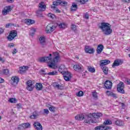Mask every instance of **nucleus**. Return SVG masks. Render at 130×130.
Wrapping results in <instances>:
<instances>
[{
	"instance_id": "15",
	"label": "nucleus",
	"mask_w": 130,
	"mask_h": 130,
	"mask_svg": "<svg viewBox=\"0 0 130 130\" xmlns=\"http://www.w3.org/2000/svg\"><path fill=\"white\" fill-rule=\"evenodd\" d=\"M40 44H41L42 47H45L46 46V42L45 41V37H41L39 39Z\"/></svg>"
},
{
	"instance_id": "17",
	"label": "nucleus",
	"mask_w": 130,
	"mask_h": 130,
	"mask_svg": "<svg viewBox=\"0 0 130 130\" xmlns=\"http://www.w3.org/2000/svg\"><path fill=\"white\" fill-rule=\"evenodd\" d=\"M34 126L37 130H42V125L38 121L35 122L34 123Z\"/></svg>"
},
{
	"instance_id": "33",
	"label": "nucleus",
	"mask_w": 130,
	"mask_h": 130,
	"mask_svg": "<svg viewBox=\"0 0 130 130\" xmlns=\"http://www.w3.org/2000/svg\"><path fill=\"white\" fill-rule=\"evenodd\" d=\"M47 75H48V76H55L57 75V72L56 71H52L47 73Z\"/></svg>"
},
{
	"instance_id": "48",
	"label": "nucleus",
	"mask_w": 130,
	"mask_h": 130,
	"mask_svg": "<svg viewBox=\"0 0 130 130\" xmlns=\"http://www.w3.org/2000/svg\"><path fill=\"white\" fill-rule=\"evenodd\" d=\"M120 105H121L122 108L123 109H125V105L123 103H119Z\"/></svg>"
},
{
	"instance_id": "35",
	"label": "nucleus",
	"mask_w": 130,
	"mask_h": 130,
	"mask_svg": "<svg viewBox=\"0 0 130 130\" xmlns=\"http://www.w3.org/2000/svg\"><path fill=\"white\" fill-rule=\"evenodd\" d=\"M76 2H77V3H80L81 5H84L88 2V0H76Z\"/></svg>"
},
{
	"instance_id": "22",
	"label": "nucleus",
	"mask_w": 130,
	"mask_h": 130,
	"mask_svg": "<svg viewBox=\"0 0 130 130\" xmlns=\"http://www.w3.org/2000/svg\"><path fill=\"white\" fill-rule=\"evenodd\" d=\"M105 75H108V68L106 66H101Z\"/></svg>"
},
{
	"instance_id": "31",
	"label": "nucleus",
	"mask_w": 130,
	"mask_h": 130,
	"mask_svg": "<svg viewBox=\"0 0 130 130\" xmlns=\"http://www.w3.org/2000/svg\"><path fill=\"white\" fill-rule=\"evenodd\" d=\"M115 123L116 125H123V121H121V120H117L115 121Z\"/></svg>"
},
{
	"instance_id": "38",
	"label": "nucleus",
	"mask_w": 130,
	"mask_h": 130,
	"mask_svg": "<svg viewBox=\"0 0 130 130\" xmlns=\"http://www.w3.org/2000/svg\"><path fill=\"white\" fill-rule=\"evenodd\" d=\"M84 95V92L82 91H79L76 93V95L78 97H82Z\"/></svg>"
},
{
	"instance_id": "13",
	"label": "nucleus",
	"mask_w": 130,
	"mask_h": 130,
	"mask_svg": "<svg viewBox=\"0 0 130 130\" xmlns=\"http://www.w3.org/2000/svg\"><path fill=\"white\" fill-rule=\"evenodd\" d=\"M39 10L41 11V12H44L46 10V5L45 3L43 2H42L39 4Z\"/></svg>"
},
{
	"instance_id": "51",
	"label": "nucleus",
	"mask_w": 130,
	"mask_h": 130,
	"mask_svg": "<svg viewBox=\"0 0 130 130\" xmlns=\"http://www.w3.org/2000/svg\"><path fill=\"white\" fill-rule=\"evenodd\" d=\"M40 74H42V75H47V73H46L45 71L44 70H41Z\"/></svg>"
},
{
	"instance_id": "36",
	"label": "nucleus",
	"mask_w": 130,
	"mask_h": 130,
	"mask_svg": "<svg viewBox=\"0 0 130 130\" xmlns=\"http://www.w3.org/2000/svg\"><path fill=\"white\" fill-rule=\"evenodd\" d=\"M57 26H58L59 28L62 29H64V28H66V24H64V23H60L59 24H57Z\"/></svg>"
},
{
	"instance_id": "10",
	"label": "nucleus",
	"mask_w": 130,
	"mask_h": 130,
	"mask_svg": "<svg viewBox=\"0 0 130 130\" xmlns=\"http://www.w3.org/2000/svg\"><path fill=\"white\" fill-rule=\"evenodd\" d=\"M40 114H41V111H40V112H38V111H35L33 112L32 115L30 116L29 117L31 119H36V118H37V117L39 116Z\"/></svg>"
},
{
	"instance_id": "37",
	"label": "nucleus",
	"mask_w": 130,
	"mask_h": 130,
	"mask_svg": "<svg viewBox=\"0 0 130 130\" xmlns=\"http://www.w3.org/2000/svg\"><path fill=\"white\" fill-rule=\"evenodd\" d=\"M41 10H39L37 11V16L39 18H41L42 17V13H41Z\"/></svg>"
},
{
	"instance_id": "20",
	"label": "nucleus",
	"mask_w": 130,
	"mask_h": 130,
	"mask_svg": "<svg viewBox=\"0 0 130 130\" xmlns=\"http://www.w3.org/2000/svg\"><path fill=\"white\" fill-rule=\"evenodd\" d=\"M61 0H56L53 2V6H51L52 9H56V7L55 6L60 5Z\"/></svg>"
},
{
	"instance_id": "29",
	"label": "nucleus",
	"mask_w": 130,
	"mask_h": 130,
	"mask_svg": "<svg viewBox=\"0 0 130 130\" xmlns=\"http://www.w3.org/2000/svg\"><path fill=\"white\" fill-rule=\"evenodd\" d=\"M104 128H105V126L101 125L95 127L94 130H104Z\"/></svg>"
},
{
	"instance_id": "16",
	"label": "nucleus",
	"mask_w": 130,
	"mask_h": 130,
	"mask_svg": "<svg viewBox=\"0 0 130 130\" xmlns=\"http://www.w3.org/2000/svg\"><path fill=\"white\" fill-rule=\"evenodd\" d=\"M73 69L76 72H81L83 70V66L81 64H75L73 67Z\"/></svg>"
},
{
	"instance_id": "9",
	"label": "nucleus",
	"mask_w": 130,
	"mask_h": 130,
	"mask_svg": "<svg viewBox=\"0 0 130 130\" xmlns=\"http://www.w3.org/2000/svg\"><path fill=\"white\" fill-rule=\"evenodd\" d=\"M85 51L86 53H94L95 52V50L93 48H90L89 46H85Z\"/></svg>"
},
{
	"instance_id": "43",
	"label": "nucleus",
	"mask_w": 130,
	"mask_h": 130,
	"mask_svg": "<svg viewBox=\"0 0 130 130\" xmlns=\"http://www.w3.org/2000/svg\"><path fill=\"white\" fill-rule=\"evenodd\" d=\"M67 5H68V2L61 1L60 3V6H67Z\"/></svg>"
},
{
	"instance_id": "7",
	"label": "nucleus",
	"mask_w": 130,
	"mask_h": 130,
	"mask_svg": "<svg viewBox=\"0 0 130 130\" xmlns=\"http://www.w3.org/2000/svg\"><path fill=\"white\" fill-rule=\"evenodd\" d=\"M11 11H12V6H6L4 7V10L2 11V14L4 15H7V14H9V12H11Z\"/></svg>"
},
{
	"instance_id": "58",
	"label": "nucleus",
	"mask_w": 130,
	"mask_h": 130,
	"mask_svg": "<svg viewBox=\"0 0 130 130\" xmlns=\"http://www.w3.org/2000/svg\"><path fill=\"white\" fill-rule=\"evenodd\" d=\"M16 52H18V51L16 49H14V50H13V51L12 52V53L13 54H16Z\"/></svg>"
},
{
	"instance_id": "30",
	"label": "nucleus",
	"mask_w": 130,
	"mask_h": 130,
	"mask_svg": "<svg viewBox=\"0 0 130 130\" xmlns=\"http://www.w3.org/2000/svg\"><path fill=\"white\" fill-rule=\"evenodd\" d=\"M104 125H109L112 124V121L109 119L106 120L103 123Z\"/></svg>"
},
{
	"instance_id": "19",
	"label": "nucleus",
	"mask_w": 130,
	"mask_h": 130,
	"mask_svg": "<svg viewBox=\"0 0 130 130\" xmlns=\"http://www.w3.org/2000/svg\"><path fill=\"white\" fill-rule=\"evenodd\" d=\"M104 49V46L103 45L100 44L98 45L96 48L97 53L98 54H100Z\"/></svg>"
},
{
	"instance_id": "40",
	"label": "nucleus",
	"mask_w": 130,
	"mask_h": 130,
	"mask_svg": "<svg viewBox=\"0 0 130 130\" xmlns=\"http://www.w3.org/2000/svg\"><path fill=\"white\" fill-rule=\"evenodd\" d=\"M35 32H36V29L32 28L29 32V35H30V36H33L34 34H35Z\"/></svg>"
},
{
	"instance_id": "62",
	"label": "nucleus",
	"mask_w": 130,
	"mask_h": 130,
	"mask_svg": "<svg viewBox=\"0 0 130 130\" xmlns=\"http://www.w3.org/2000/svg\"><path fill=\"white\" fill-rule=\"evenodd\" d=\"M9 47H14V44H10L9 45Z\"/></svg>"
},
{
	"instance_id": "27",
	"label": "nucleus",
	"mask_w": 130,
	"mask_h": 130,
	"mask_svg": "<svg viewBox=\"0 0 130 130\" xmlns=\"http://www.w3.org/2000/svg\"><path fill=\"white\" fill-rule=\"evenodd\" d=\"M29 69L28 66H23L20 68V72L22 74V73H25V71H27Z\"/></svg>"
},
{
	"instance_id": "6",
	"label": "nucleus",
	"mask_w": 130,
	"mask_h": 130,
	"mask_svg": "<svg viewBox=\"0 0 130 130\" xmlns=\"http://www.w3.org/2000/svg\"><path fill=\"white\" fill-rule=\"evenodd\" d=\"M16 36H17V30H12L7 37V39L9 41H12V40L15 39Z\"/></svg>"
},
{
	"instance_id": "54",
	"label": "nucleus",
	"mask_w": 130,
	"mask_h": 130,
	"mask_svg": "<svg viewBox=\"0 0 130 130\" xmlns=\"http://www.w3.org/2000/svg\"><path fill=\"white\" fill-rule=\"evenodd\" d=\"M92 96L94 97V98H97V93L93 92Z\"/></svg>"
},
{
	"instance_id": "12",
	"label": "nucleus",
	"mask_w": 130,
	"mask_h": 130,
	"mask_svg": "<svg viewBox=\"0 0 130 130\" xmlns=\"http://www.w3.org/2000/svg\"><path fill=\"white\" fill-rule=\"evenodd\" d=\"M26 89L28 91L33 90V83H32V80H28L26 82Z\"/></svg>"
},
{
	"instance_id": "2",
	"label": "nucleus",
	"mask_w": 130,
	"mask_h": 130,
	"mask_svg": "<svg viewBox=\"0 0 130 130\" xmlns=\"http://www.w3.org/2000/svg\"><path fill=\"white\" fill-rule=\"evenodd\" d=\"M53 54L55 56L53 62H51V58L49 57H40L39 58L38 61L39 62H46L48 63V67L50 69H56L57 68L56 63L60 58V56H59V54L57 52L53 53Z\"/></svg>"
},
{
	"instance_id": "34",
	"label": "nucleus",
	"mask_w": 130,
	"mask_h": 130,
	"mask_svg": "<svg viewBox=\"0 0 130 130\" xmlns=\"http://www.w3.org/2000/svg\"><path fill=\"white\" fill-rule=\"evenodd\" d=\"M88 70L90 73H95V68H92L91 66L88 67Z\"/></svg>"
},
{
	"instance_id": "56",
	"label": "nucleus",
	"mask_w": 130,
	"mask_h": 130,
	"mask_svg": "<svg viewBox=\"0 0 130 130\" xmlns=\"http://www.w3.org/2000/svg\"><path fill=\"white\" fill-rule=\"evenodd\" d=\"M111 128H110V126H105V128H104V130H108L111 129Z\"/></svg>"
},
{
	"instance_id": "32",
	"label": "nucleus",
	"mask_w": 130,
	"mask_h": 130,
	"mask_svg": "<svg viewBox=\"0 0 130 130\" xmlns=\"http://www.w3.org/2000/svg\"><path fill=\"white\" fill-rule=\"evenodd\" d=\"M21 124L22 125L23 129H25V128H28V127H30V126L31 125L29 123H25Z\"/></svg>"
},
{
	"instance_id": "42",
	"label": "nucleus",
	"mask_w": 130,
	"mask_h": 130,
	"mask_svg": "<svg viewBox=\"0 0 130 130\" xmlns=\"http://www.w3.org/2000/svg\"><path fill=\"white\" fill-rule=\"evenodd\" d=\"M49 110H50V111H51L52 112H54V111H55V107L51 106L49 108Z\"/></svg>"
},
{
	"instance_id": "3",
	"label": "nucleus",
	"mask_w": 130,
	"mask_h": 130,
	"mask_svg": "<svg viewBox=\"0 0 130 130\" xmlns=\"http://www.w3.org/2000/svg\"><path fill=\"white\" fill-rule=\"evenodd\" d=\"M101 29L102 32L104 35L107 36L110 35L112 33V29L111 28V25L107 22H101L99 26Z\"/></svg>"
},
{
	"instance_id": "47",
	"label": "nucleus",
	"mask_w": 130,
	"mask_h": 130,
	"mask_svg": "<svg viewBox=\"0 0 130 130\" xmlns=\"http://www.w3.org/2000/svg\"><path fill=\"white\" fill-rule=\"evenodd\" d=\"M110 96H111L112 97H113V98H117L116 96V94L113 92H111V94H110Z\"/></svg>"
},
{
	"instance_id": "46",
	"label": "nucleus",
	"mask_w": 130,
	"mask_h": 130,
	"mask_svg": "<svg viewBox=\"0 0 130 130\" xmlns=\"http://www.w3.org/2000/svg\"><path fill=\"white\" fill-rule=\"evenodd\" d=\"M12 26H14V23H9L6 25V28H9V27H12Z\"/></svg>"
},
{
	"instance_id": "44",
	"label": "nucleus",
	"mask_w": 130,
	"mask_h": 130,
	"mask_svg": "<svg viewBox=\"0 0 130 130\" xmlns=\"http://www.w3.org/2000/svg\"><path fill=\"white\" fill-rule=\"evenodd\" d=\"M9 102L11 103H16V99L15 98H11L9 99Z\"/></svg>"
},
{
	"instance_id": "59",
	"label": "nucleus",
	"mask_w": 130,
	"mask_h": 130,
	"mask_svg": "<svg viewBox=\"0 0 130 130\" xmlns=\"http://www.w3.org/2000/svg\"><path fill=\"white\" fill-rule=\"evenodd\" d=\"M7 2L10 4H12V3H14V0H7Z\"/></svg>"
},
{
	"instance_id": "60",
	"label": "nucleus",
	"mask_w": 130,
	"mask_h": 130,
	"mask_svg": "<svg viewBox=\"0 0 130 130\" xmlns=\"http://www.w3.org/2000/svg\"><path fill=\"white\" fill-rule=\"evenodd\" d=\"M4 80L2 78H0V84H2V83H4Z\"/></svg>"
},
{
	"instance_id": "57",
	"label": "nucleus",
	"mask_w": 130,
	"mask_h": 130,
	"mask_svg": "<svg viewBox=\"0 0 130 130\" xmlns=\"http://www.w3.org/2000/svg\"><path fill=\"white\" fill-rule=\"evenodd\" d=\"M4 33V29L3 28L0 27V34H3Z\"/></svg>"
},
{
	"instance_id": "52",
	"label": "nucleus",
	"mask_w": 130,
	"mask_h": 130,
	"mask_svg": "<svg viewBox=\"0 0 130 130\" xmlns=\"http://www.w3.org/2000/svg\"><path fill=\"white\" fill-rule=\"evenodd\" d=\"M52 56V55L51 54H49V56H48V57H50L51 58V62H53V61H54V58L52 59V58H51Z\"/></svg>"
},
{
	"instance_id": "64",
	"label": "nucleus",
	"mask_w": 130,
	"mask_h": 130,
	"mask_svg": "<svg viewBox=\"0 0 130 130\" xmlns=\"http://www.w3.org/2000/svg\"><path fill=\"white\" fill-rule=\"evenodd\" d=\"M56 12H58L59 13V10L58 9H56Z\"/></svg>"
},
{
	"instance_id": "23",
	"label": "nucleus",
	"mask_w": 130,
	"mask_h": 130,
	"mask_svg": "<svg viewBox=\"0 0 130 130\" xmlns=\"http://www.w3.org/2000/svg\"><path fill=\"white\" fill-rule=\"evenodd\" d=\"M25 24H27V25H32V24H34V23H35V21L32 19H26L25 20Z\"/></svg>"
},
{
	"instance_id": "41",
	"label": "nucleus",
	"mask_w": 130,
	"mask_h": 130,
	"mask_svg": "<svg viewBox=\"0 0 130 130\" xmlns=\"http://www.w3.org/2000/svg\"><path fill=\"white\" fill-rule=\"evenodd\" d=\"M3 73L4 75H9L10 74V73H9V70L8 69H4L3 70Z\"/></svg>"
},
{
	"instance_id": "18",
	"label": "nucleus",
	"mask_w": 130,
	"mask_h": 130,
	"mask_svg": "<svg viewBox=\"0 0 130 130\" xmlns=\"http://www.w3.org/2000/svg\"><path fill=\"white\" fill-rule=\"evenodd\" d=\"M100 67H106V65L110 63V60L107 59L101 60L100 61Z\"/></svg>"
},
{
	"instance_id": "53",
	"label": "nucleus",
	"mask_w": 130,
	"mask_h": 130,
	"mask_svg": "<svg viewBox=\"0 0 130 130\" xmlns=\"http://www.w3.org/2000/svg\"><path fill=\"white\" fill-rule=\"evenodd\" d=\"M84 18H85V19H89V14H88L87 13H86L84 15Z\"/></svg>"
},
{
	"instance_id": "45",
	"label": "nucleus",
	"mask_w": 130,
	"mask_h": 130,
	"mask_svg": "<svg viewBox=\"0 0 130 130\" xmlns=\"http://www.w3.org/2000/svg\"><path fill=\"white\" fill-rule=\"evenodd\" d=\"M71 29L72 30H73V31H76L77 30V26L74 24H72L71 25Z\"/></svg>"
},
{
	"instance_id": "61",
	"label": "nucleus",
	"mask_w": 130,
	"mask_h": 130,
	"mask_svg": "<svg viewBox=\"0 0 130 130\" xmlns=\"http://www.w3.org/2000/svg\"><path fill=\"white\" fill-rule=\"evenodd\" d=\"M122 2H125V3H129L130 0H122Z\"/></svg>"
},
{
	"instance_id": "63",
	"label": "nucleus",
	"mask_w": 130,
	"mask_h": 130,
	"mask_svg": "<svg viewBox=\"0 0 130 130\" xmlns=\"http://www.w3.org/2000/svg\"><path fill=\"white\" fill-rule=\"evenodd\" d=\"M127 84L128 85H130V80H128L127 81Z\"/></svg>"
},
{
	"instance_id": "55",
	"label": "nucleus",
	"mask_w": 130,
	"mask_h": 130,
	"mask_svg": "<svg viewBox=\"0 0 130 130\" xmlns=\"http://www.w3.org/2000/svg\"><path fill=\"white\" fill-rule=\"evenodd\" d=\"M111 91H109V90H107L106 91V94L107 95H108V96H110V94H111Z\"/></svg>"
},
{
	"instance_id": "28",
	"label": "nucleus",
	"mask_w": 130,
	"mask_h": 130,
	"mask_svg": "<svg viewBox=\"0 0 130 130\" xmlns=\"http://www.w3.org/2000/svg\"><path fill=\"white\" fill-rule=\"evenodd\" d=\"M78 9V5L76 3H73L71 6V10L72 11H76Z\"/></svg>"
},
{
	"instance_id": "49",
	"label": "nucleus",
	"mask_w": 130,
	"mask_h": 130,
	"mask_svg": "<svg viewBox=\"0 0 130 130\" xmlns=\"http://www.w3.org/2000/svg\"><path fill=\"white\" fill-rule=\"evenodd\" d=\"M17 129H18V130L24 129V128L23 127V125H22V124L21 125H19L18 126V127H17Z\"/></svg>"
},
{
	"instance_id": "5",
	"label": "nucleus",
	"mask_w": 130,
	"mask_h": 130,
	"mask_svg": "<svg viewBox=\"0 0 130 130\" xmlns=\"http://www.w3.org/2000/svg\"><path fill=\"white\" fill-rule=\"evenodd\" d=\"M124 83L123 82H120L117 86V90L119 93L124 94Z\"/></svg>"
},
{
	"instance_id": "25",
	"label": "nucleus",
	"mask_w": 130,
	"mask_h": 130,
	"mask_svg": "<svg viewBox=\"0 0 130 130\" xmlns=\"http://www.w3.org/2000/svg\"><path fill=\"white\" fill-rule=\"evenodd\" d=\"M42 88H43V86L41 83H37L36 84V89H37L38 91H40L42 90Z\"/></svg>"
},
{
	"instance_id": "21",
	"label": "nucleus",
	"mask_w": 130,
	"mask_h": 130,
	"mask_svg": "<svg viewBox=\"0 0 130 130\" xmlns=\"http://www.w3.org/2000/svg\"><path fill=\"white\" fill-rule=\"evenodd\" d=\"M66 75L64 76V79L65 81H70L71 80V78H72V76H71V73H65Z\"/></svg>"
},
{
	"instance_id": "24",
	"label": "nucleus",
	"mask_w": 130,
	"mask_h": 130,
	"mask_svg": "<svg viewBox=\"0 0 130 130\" xmlns=\"http://www.w3.org/2000/svg\"><path fill=\"white\" fill-rule=\"evenodd\" d=\"M64 69H66V66H64V65H61L59 67V72H60V73H61V74H66V72H64Z\"/></svg>"
},
{
	"instance_id": "26",
	"label": "nucleus",
	"mask_w": 130,
	"mask_h": 130,
	"mask_svg": "<svg viewBox=\"0 0 130 130\" xmlns=\"http://www.w3.org/2000/svg\"><path fill=\"white\" fill-rule=\"evenodd\" d=\"M53 86L54 88H57V89H60L61 90L62 89L63 87L60 85H59L58 83H53Z\"/></svg>"
},
{
	"instance_id": "39",
	"label": "nucleus",
	"mask_w": 130,
	"mask_h": 130,
	"mask_svg": "<svg viewBox=\"0 0 130 130\" xmlns=\"http://www.w3.org/2000/svg\"><path fill=\"white\" fill-rule=\"evenodd\" d=\"M48 17L50 18L52 20H53L54 18H55V15L54 14H51V13H49L48 14Z\"/></svg>"
},
{
	"instance_id": "50",
	"label": "nucleus",
	"mask_w": 130,
	"mask_h": 130,
	"mask_svg": "<svg viewBox=\"0 0 130 130\" xmlns=\"http://www.w3.org/2000/svg\"><path fill=\"white\" fill-rule=\"evenodd\" d=\"M44 113L46 114H48L49 113V111L47 109H44Z\"/></svg>"
},
{
	"instance_id": "8",
	"label": "nucleus",
	"mask_w": 130,
	"mask_h": 130,
	"mask_svg": "<svg viewBox=\"0 0 130 130\" xmlns=\"http://www.w3.org/2000/svg\"><path fill=\"white\" fill-rule=\"evenodd\" d=\"M12 82L11 84L13 86H15V85H18V83L20 81V79L17 76H13L11 78Z\"/></svg>"
},
{
	"instance_id": "14",
	"label": "nucleus",
	"mask_w": 130,
	"mask_h": 130,
	"mask_svg": "<svg viewBox=\"0 0 130 130\" xmlns=\"http://www.w3.org/2000/svg\"><path fill=\"white\" fill-rule=\"evenodd\" d=\"M123 62V61H122L121 59H116L114 61L112 67V68H114V67H118V66H120V64H122Z\"/></svg>"
},
{
	"instance_id": "1",
	"label": "nucleus",
	"mask_w": 130,
	"mask_h": 130,
	"mask_svg": "<svg viewBox=\"0 0 130 130\" xmlns=\"http://www.w3.org/2000/svg\"><path fill=\"white\" fill-rule=\"evenodd\" d=\"M103 114L101 113H93L90 114H81L80 115H77L75 116V119L78 120H83L84 119V122L85 123H97L98 121L97 120H92V118H100V117H102Z\"/></svg>"
},
{
	"instance_id": "11",
	"label": "nucleus",
	"mask_w": 130,
	"mask_h": 130,
	"mask_svg": "<svg viewBox=\"0 0 130 130\" xmlns=\"http://www.w3.org/2000/svg\"><path fill=\"white\" fill-rule=\"evenodd\" d=\"M104 86L107 90H110L112 87V82L109 80H107L104 83Z\"/></svg>"
},
{
	"instance_id": "4",
	"label": "nucleus",
	"mask_w": 130,
	"mask_h": 130,
	"mask_svg": "<svg viewBox=\"0 0 130 130\" xmlns=\"http://www.w3.org/2000/svg\"><path fill=\"white\" fill-rule=\"evenodd\" d=\"M57 27V24L50 23L46 27V32L47 34H50V33H52L56 29Z\"/></svg>"
}]
</instances>
